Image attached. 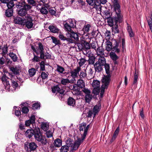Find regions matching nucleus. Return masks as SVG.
Listing matches in <instances>:
<instances>
[{
    "label": "nucleus",
    "mask_w": 152,
    "mask_h": 152,
    "mask_svg": "<svg viewBox=\"0 0 152 152\" xmlns=\"http://www.w3.org/2000/svg\"><path fill=\"white\" fill-rule=\"evenodd\" d=\"M58 37L61 40H66L68 44L73 43L75 41H79V36L77 33L75 32L74 31L70 33L67 32L66 34V36L60 33Z\"/></svg>",
    "instance_id": "f257e3e1"
},
{
    "label": "nucleus",
    "mask_w": 152,
    "mask_h": 152,
    "mask_svg": "<svg viewBox=\"0 0 152 152\" xmlns=\"http://www.w3.org/2000/svg\"><path fill=\"white\" fill-rule=\"evenodd\" d=\"M103 17L104 19H122L123 16L121 13H118L117 11L114 10L112 13H110L109 10L106 9L103 11Z\"/></svg>",
    "instance_id": "f03ea898"
},
{
    "label": "nucleus",
    "mask_w": 152,
    "mask_h": 152,
    "mask_svg": "<svg viewBox=\"0 0 152 152\" xmlns=\"http://www.w3.org/2000/svg\"><path fill=\"white\" fill-rule=\"evenodd\" d=\"M52 90L53 93H56V95L60 100H62L66 94L65 90L62 88H61L58 85L54 86L52 88Z\"/></svg>",
    "instance_id": "7ed1b4c3"
},
{
    "label": "nucleus",
    "mask_w": 152,
    "mask_h": 152,
    "mask_svg": "<svg viewBox=\"0 0 152 152\" xmlns=\"http://www.w3.org/2000/svg\"><path fill=\"white\" fill-rule=\"evenodd\" d=\"M104 57L100 56L97 61H96L94 66L95 71L98 73H100L103 70V66L105 63Z\"/></svg>",
    "instance_id": "20e7f679"
},
{
    "label": "nucleus",
    "mask_w": 152,
    "mask_h": 152,
    "mask_svg": "<svg viewBox=\"0 0 152 152\" xmlns=\"http://www.w3.org/2000/svg\"><path fill=\"white\" fill-rule=\"evenodd\" d=\"M33 50L35 52L36 54L38 55L40 54V58L41 59L44 58V47L42 43L39 42L38 43V48L36 50L33 46L31 47Z\"/></svg>",
    "instance_id": "39448f33"
},
{
    "label": "nucleus",
    "mask_w": 152,
    "mask_h": 152,
    "mask_svg": "<svg viewBox=\"0 0 152 152\" xmlns=\"http://www.w3.org/2000/svg\"><path fill=\"white\" fill-rule=\"evenodd\" d=\"M111 42L113 48V51L116 52L117 54L119 53L121 51V45H119L120 41L113 39Z\"/></svg>",
    "instance_id": "423d86ee"
},
{
    "label": "nucleus",
    "mask_w": 152,
    "mask_h": 152,
    "mask_svg": "<svg viewBox=\"0 0 152 152\" xmlns=\"http://www.w3.org/2000/svg\"><path fill=\"white\" fill-rule=\"evenodd\" d=\"M24 147L27 152H31L36 149L37 145V144L34 142H26L24 144Z\"/></svg>",
    "instance_id": "0eeeda50"
},
{
    "label": "nucleus",
    "mask_w": 152,
    "mask_h": 152,
    "mask_svg": "<svg viewBox=\"0 0 152 152\" xmlns=\"http://www.w3.org/2000/svg\"><path fill=\"white\" fill-rule=\"evenodd\" d=\"M111 75L110 74L104 75L102 79V82L103 84L102 86L104 88H107L110 81Z\"/></svg>",
    "instance_id": "6e6552de"
},
{
    "label": "nucleus",
    "mask_w": 152,
    "mask_h": 152,
    "mask_svg": "<svg viewBox=\"0 0 152 152\" xmlns=\"http://www.w3.org/2000/svg\"><path fill=\"white\" fill-rule=\"evenodd\" d=\"M34 135L35 139L37 141L43 137L41 132L40 129L38 127H36L35 128Z\"/></svg>",
    "instance_id": "1a4fd4ad"
},
{
    "label": "nucleus",
    "mask_w": 152,
    "mask_h": 152,
    "mask_svg": "<svg viewBox=\"0 0 152 152\" xmlns=\"http://www.w3.org/2000/svg\"><path fill=\"white\" fill-rule=\"evenodd\" d=\"M84 139L85 138L82 137L81 138H78L75 142L74 141L73 146L72 147L73 149L75 151L78 149V147L83 142Z\"/></svg>",
    "instance_id": "9d476101"
},
{
    "label": "nucleus",
    "mask_w": 152,
    "mask_h": 152,
    "mask_svg": "<svg viewBox=\"0 0 152 152\" xmlns=\"http://www.w3.org/2000/svg\"><path fill=\"white\" fill-rule=\"evenodd\" d=\"M116 52L114 51H111L110 53V56L111 58L113 61L114 65H118V62L117 60L119 57L116 54Z\"/></svg>",
    "instance_id": "9b49d317"
},
{
    "label": "nucleus",
    "mask_w": 152,
    "mask_h": 152,
    "mask_svg": "<svg viewBox=\"0 0 152 152\" xmlns=\"http://www.w3.org/2000/svg\"><path fill=\"white\" fill-rule=\"evenodd\" d=\"M17 8L19 9L25 8L28 9V8H31L32 7L30 5L26 4L24 1L19 2L16 4Z\"/></svg>",
    "instance_id": "f8f14e48"
},
{
    "label": "nucleus",
    "mask_w": 152,
    "mask_h": 152,
    "mask_svg": "<svg viewBox=\"0 0 152 152\" xmlns=\"http://www.w3.org/2000/svg\"><path fill=\"white\" fill-rule=\"evenodd\" d=\"M101 108V99L96 104L94 107L93 110L94 111V116L98 113Z\"/></svg>",
    "instance_id": "ddd939ff"
},
{
    "label": "nucleus",
    "mask_w": 152,
    "mask_h": 152,
    "mask_svg": "<svg viewBox=\"0 0 152 152\" xmlns=\"http://www.w3.org/2000/svg\"><path fill=\"white\" fill-rule=\"evenodd\" d=\"M112 1L113 3V6L114 7V10L119 12L118 13H121L120 9V6L118 3V0H112Z\"/></svg>",
    "instance_id": "4468645a"
},
{
    "label": "nucleus",
    "mask_w": 152,
    "mask_h": 152,
    "mask_svg": "<svg viewBox=\"0 0 152 152\" xmlns=\"http://www.w3.org/2000/svg\"><path fill=\"white\" fill-rule=\"evenodd\" d=\"M81 70V68L79 66H77L76 69L70 72L71 74V76L74 78L77 77L78 75L79 74V72Z\"/></svg>",
    "instance_id": "2eb2a0df"
},
{
    "label": "nucleus",
    "mask_w": 152,
    "mask_h": 152,
    "mask_svg": "<svg viewBox=\"0 0 152 152\" xmlns=\"http://www.w3.org/2000/svg\"><path fill=\"white\" fill-rule=\"evenodd\" d=\"M34 131L35 128L34 129H28L25 132V135L26 137L30 138L34 135Z\"/></svg>",
    "instance_id": "dca6fc26"
},
{
    "label": "nucleus",
    "mask_w": 152,
    "mask_h": 152,
    "mask_svg": "<svg viewBox=\"0 0 152 152\" xmlns=\"http://www.w3.org/2000/svg\"><path fill=\"white\" fill-rule=\"evenodd\" d=\"M10 70L15 75H20V66H16L15 67H11Z\"/></svg>",
    "instance_id": "f3484780"
},
{
    "label": "nucleus",
    "mask_w": 152,
    "mask_h": 152,
    "mask_svg": "<svg viewBox=\"0 0 152 152\" xmlns=\"http://www.w3.org/2000/svg\"><path fill=\"white\" fill-rule=\"evenodd\" d=\"M31 8H28V9L25 8H20L18 10H17L18 13L19 15L21 17L25 16L27 13L26 11L30 10Z\"/></svg>",
    "instance_id": "a211bd4d"
},
{
    "label": "nucleus",
    "mask_w": 152,
    "mask_h": 152,
    "mask_svg": "<svg viewBox=\"0 0 152 152\" xmlns=\"http://www.w3.org/2000/svg\"><path fill=\"white\" fill-rule=\"evenodd\" d=\"M67 104L70 106L74 107L75 106L76 101L71 97H69L67 100Z\"/></svg>",
    "instance_id": "6ab92c4d"
},
{
    "label": "nucleus",
    "mask_w": 152,
    "mask_h": 152,
    "mask_svg": "<svg viewBox=\"0 0 152 152\" xmlns=\"http://www.w3.org/2000/svg\"><path fill=\"white\" fill-rule=\"evenodd\" d=\"M88 56L89 58L88 60L89 64L94 65L95 64L96 57L94 56L93 54H92L91 55L90 54H88Z\"/></svg>",
    "instance_id": "aec40b11"
},
{
    "label": "nucleus",
    "mask_w": 152,
    "mask_h": 152,
    "mask_svg": "<svg viewBox=\"0 0 152 152\" xmlns=\"http://www.w3.org/2000/svg\"><path fill=\"white\" fill-rule=\"evenodd\" d=\"M120 131V128L118 126L115 129L110 141L111 143L112 142L116 139Z\"/></svg>",
    "instance_id": "412c9836"
},
{
    "label": "nucleus",
    "mask_w": 152,
    "mask_h": 152,
    "mask_svg": "<svg viewBox=\"0 0 152 152\" xmlns=\"http://www.w3.org/2000/svg\"><path fill=\"white\" fill-rule=\"evenodd\" d=\"M64 26L65 29L67 31V32H72L73 31H72L71 28H73V25L72 24L69 25L67 22H66L64 24Z\"/></svg>",
    "instance_id": "4be33fe9"
},
{
    "label": "nucleus",
    "mask_w": 152,
    "mask_h": 152,
    "mask_svg": "<svg viewBox=\"0 0 152 152\" xmlns=\"http://www.w3.org/2000/svg\"><path fill=\"white\" fill-rule=\"evenodd\" d=\"M118 20H107V22L108 25L113 27L118 23Z\"/></svg>",
    "instance_id": "5701e85b"
},
{
    "label": "nucleus",
    "mask_w": 152,
    "mask_h": 152,
    "mask_svg": "<svg viewBox=\"0 0 152 152\" xmlns=\"http://www.w3.org/2000/svg\"><path fill=\"white\" fill-rule=\"evenodd\" d=\"M33 20H27L26 21H24V25H25L26 27L28 28L29 29L32 28L33 25V23L32 22Z\"/></svg>",
    "instance_id": "b1692460"
},
{
    "label": "nucleus",
    "mask_w": 152,
    "mask_h": 152,
    "mask_svg": "<svg viewBox=\"0 0 152 152\" xmlns=\"http://www.w3.org/2000/svg\"><path fill=\"white\" fill-rule=\"evenodd\" d=\"M138 72L137 70L135 69V70L134 76V80L133 83L132 85H134L136 86L137 83V79L138 78Z\"/></svg>",
    "instance_id": "393cba45"
},
{
    "label": "nucleus",
    "mask_w": 152,
    "mask_h": 152,
    "mask_svg": "<svg viewBox=\"0 0 152 152\" xmlns=\"http://www.w3.org/2000/svg\"><path fill=\"white\" fill-rule=\"evenodd\" d=\"M104 61H105V63L104 64L103 66H104V68L105 70V72L107 74H110V65L109 64L106 63V61L105 58H104Z\"/></svg>",
    "instance_id": "a878e982"
},
{
    "label": "nucleus",
    "mask_w": 152,
    "mask_h": 152,
    "mask_svg": "<svg viewBox=\"0 0 152 152\" xmlns=\"http://www.w3.org/2000/svg\"><path fill=\"white\" fill-rule=\"evenodd\" d=\"M62 141L59 138L56 139L53 142L54 146L56 147H59L62 145Z\"/></svg>",
    "instance_id": "bb28decb"
},
{
    "label": "nucleus",
    "mask_w": 152,
    "mask_h": 152,
    "mask_svg": "<svg viewBox=\"0 0 152 152\" xmlns=\"http://www.w3.org/2000/svg\"><path fill=\"white\" fill-rule=\"evenodd\" d=\"M96 53L98 55H104V50L102 46H98V47L96 49Z\"/></svg>",
    "instance_id": "cd10ccee"
},
{
    "label": "nucleus",
    "mask_w": 152,
    "mask_h": 152,
    "mask_svg": "<svg viewBox=\"0 0 152 152\" xmlns=\"http://www.w3.org/2000/svg\"><path fill=\"white\" fill-rule=\"evenodd\" d=\"M106 50L107 51H110L112 50L113 51V47L112 45L111 42L110 40H107L106 42Z\"/></svg>",
    "instance_id": "c85d7f7f"
},
{
    "label": "nucleus",
    "mask_w": 152,
    "mask_h": 152,
    "mask_svg": "<svg viewBox=\"0 0 152 152\" xmlns=\"http://www.w3.org/2000/svg\"><path fill=\"white\" fill-rule=\"evenodd\" d=\"M77 86L79 88H84L85 87V83L82 80H79L77 83Z\"/></svg>",
    "instance_id": "c756f323"
},
{
    "label": "nucleus",
    "mask_w": 152,
    "mask_h": 152,
    "mask_svg": "<svg viewBox=\"0 0 152 152\" xmlns=\"http://www.w3.org/2000/svg\"><path fill=\"white\" fill-rule=\"evenodd\" d=\"M74 143L73 140L70 138H68L66 141V145L69 147H72Z\"/></svg>",
    "instance_id": "7c9ffc66"
},
{
    "label": "nucleus",
    "mask_w": 152,
    "mask_h": 152,
    "mask_svg": "<svg viewBox=\"0 0 152 152\" xmlns=\"http://www.w3.org/2000/svg\"><path fill=\"white\" fill-rule=\"evenodd\" d=\"M48 28L51 32L54 33H58L59 31L58 28L53 26H49Z\"/></svg>",
    "instance_id": "2f4dec72"
},
{
    "label": "nucleus",
    "mask_w": 152,
    "mask_h": 152,
    "mask_svg": "<svg viewBox=\"0 0 152 152\" xmlns=\"http://www.w3.org/2000/svg\"><path fill=\"white\" fill-rule=\"evenodd\" d=\"M100 82L99 81L95 80L93 81L92 86L94 88H100Z\"/></svg>",
    "instance_id": "473e14b6"
},
{
    "label": "nucleus",
    "mask_w": 152,
    "mask_h": 152,
    "mask_svg": "<svg viewBox=\"0 0 152 152\" xmlns=\"http://www.w3.org/2000/svg\"><path fill=\"white\" fill-rule=\"evenodd\" d=\"M82 44L83 45L84 49L88 50L91 49L90 45L88 42L86 41H83L82 42Z\"/></svg>",
    "instance_id": "72a5a7b5"
},
{
    "label": "nucleus",
    "mask_w": 152,
    "mask_h": 152,
    "mask_svg": "<svg viewBox=\"0 0 152 152\" xmlns=\"http://www.w3.org/2000/svg\"><path fill=\"white\" fill-rule=\"evenodd\" d=\"M26 20H14V23L19 25L24 26V21Z\"/></svg>",
    "instance_id": "f704fd0d"
},
{
    "label": "nucleus",
    "mask_w": 152,
    "mask_h": 152,
    "mask_svg": "<svg viewBox=\"0 0 152 152\" xmlns=\"http://www.w3.org/2000/svg\"><path fill=\"white\" fill-rule=\"evenodd\" d=\"M9 56L14 62L17 61L18 60V57L13 52H10L9 54Z\"/></svg>",
    "instance_id": "c9c22d12"
},
{
    "label": "nucleus",
    "mask_w": 152,
    "mask_h": 152,
    "mask_svg": "<svg viewBox=\"0 0 152 152\" xmlns=\"http://www.w3.org/2000/svg\"><path fill=\"white\" fill-rule=\"evenodd\" d=\"M92 95L91 94L86 95L85 97V102L88 103H89L92 99Z\"/></svg>",
    "instance_id": "e433bc0d"
},
{
    "label": "nucleus",
    "mask_w": 152,
    "mask_h": 152,
    "mask_svg": "<svg viewBox=\"0 0 152 152\" xmlns=\"http://www.w3.org/2000/svg\"><path fill=\"white\" fill-rule=\"evenodd\" d=\"M14 0H11L10 1H8L7 3V6L8 7L7 9L13 10L12 8L14 6Z\"/></svg>",
    "instance_id": "4c0bfd02"
},
{
    "label": "nucleus",
    "mask_w": 152,
    "mask_h": 152,
    "mask_svg": "<svg viewBox=\"0 0 152 152\" xmlns=\"http://www.w3.org/2000/svg\"><path fill=\"white\" fill-rule=\"evenodd\" d=\"M53 43H54L56 45H60L61 44L60 41L56 37L52 36L51 37Z\"/></svg>",
    "instance_id": "58836bf2"
},
{
    "label": "nucleus",
    "mask_w": 152,
    "mask_h": 152,
    "mask_svg": "<svg viewBox=\"0 0 152 152\" xmlns=\"http://www.w3.org/2000/svg\"><path fill=\"white\" fill-rule=\"evenodd\" d=\"M48 12L52 15H54L57 17H58L59 16V15L57 13L56 11L53 10L52 8H50Z\"/></svg>",
    "instance_id": "ea45409f"
},
{
    "label": "nucleus",
    "mask_w": 152,
    "mask_h": 152,
    "mask_svg": "<svg viewBox=\"0 0 152 152\" xmlns=\"http://www.w3.org/2000/svg\"><path fill=\"white\" fill-rule=\"evenodd\" d=\"M100 3L99 2V1L96 3L94 5V7L97 10L100 11V12H102V6Z\"/></svg>",
    "instance_id": "a19ab883"
},
{
    "label": "nucleus",
    "mask_w": 152,
    "mask_h": 152,
    "mask_svg": "<svg viewBox=\"0 0 152 152\" xmlns=\"http://www.w3.org/2000/svg\"><path fill=\"white\" fill-rule=\"evenodd\" d=\"M69 150V147L68 145H66L62 146L60 149V152H67Z\"/></svg>",
    "instance_id": "79ce46f5"
},
{
    "label": "nucleus",
    "mask_w": 152,
    "mask_h": 152,
    "mask_svg": "<svg viewBox=\"0 0 152 152\" xmlns=\"http://www.w3.org/2000/svg\"><path fill=\"white\" fill-rule=\"evenodd\" d=\"M13 10L7 9L6 10L5 15L6 16L9 17L12 15Z\"/></svg>",
    "instance_id": "37998d69"
},
{
    "label": "nucleus",
    "mask_w": 152,
    "mask_h": 152,
    "mask_svg": "<svg viewBox=\"0 0 152 152\" xmlns=\"http://www.w3.org/2000/svg\"><path fill=\"white\" fill-rule=\"evenodd\" d=\"M11 80L12 83L11 85L15 89L18 87V84L17 81L15 80L14 79H11Z\"/></svg>",
    "instance_id": "c03bdc74"
},
{
    "label": "nucleus",
    "mask_w": 152,
    "mask_h": 152,
    "mask_svg": "<svg viewBox=\"0 0 152 152\" xmlns=\"http://www.w3.org/2000/svg\"><path fill=\"white\" fill-rule=\"evenodd\" d=\"M38 142H39L42 145H46L48 143L47 139L44 137L41 138Z\"/></svg>",
    "instance_id": "a18cd8bd"
},
{
    "label": "nucleus",
    "mask_w": 152,
    "mask_h": 152,
    "mask_svg": "<svg viewBox=\"0 0 152 152\" xmlns=\"http://www.w3.org/2000/svg\"><path fill=\"white\" fill-rule=\"evenodd\" d=\"M56 70L58 72L61 74H63V72L65 71V69L63 67L59 65H57Z\"/></svg>",
    "instance_id": "49530a36"
},
{
    "label": "nucleus",
    "mask_w": 152,
    "mask_h": 152,
    "mask_svg": "<svg viewBox=\"0 0 152 152\" xmlns=\"http://www.w3.org/2000/svg\"><path fill=\"white\" fill-rule=\"evenodd\" d=\"M41 126L42 129L44 131H46L48 129V128L49 126L46 123L44 122H42L41 124Z\"/></svg>",
    "instance_id": "de8ad7c7"
},
{
    "label": "nucleus",
    "mask_w": 152,
    "mask_h": 152,
    "mask_svg": "<svg viewBox=\"0 0 152 152\" xmlns=\"http://www.w3.org/2000/svg\"><path fill=\"white\" fill-rule=\"evenodd\" d=\"M89 127L90 125L89 124L87 125L86 126L85 129H84V132L83 134H81V136L85 139L86 136L88 132V131L89 128Z\"/></svg>",
    "instance_id": "09e8293b"
},
{
    "label": "nucleus",
    "mask_w": 152,
    "mask_h": 152,
    "mask_svg": "<svg viewBox=\"0 0 152 152\" xmlns=\"http://www.w3.org/2000/svg\"><path fill=\"white\" fill-rule=\"evenodd\" d=\"M22 113L24 114H27L28 113L29 109L28 107L24 106L22 107L21 110Z\"/></svg>",
    "instance_id": "8fccbe9b"
},
{
    "label": "nucleus",
    "mask_w": 152,
    "mask_h": 152,
    "mask_svg": "<svg viewBox=\"0 0 152 152\" xmlns=\"http://www.w3.org/2000/svg\"><path fill=\"white\" fill-rule=\"evenodd\" d=\"M29 76L31 77L34 76L36 73V70L34 68H31L28 70Z\"/></svg>",
    "instance_id": "3c124183"
},
{
    "label": "nucleus",
    "mask_w": 152,
    "mask_h": 152,
    "mask_svg": "<svg viewBox=\"0 0 152 152\" xmlns=\"http://www.w3.org/2000/svg\"><path fill=\"white\" fill-rule=\"evenodd\" d=\"M40 66V70L41 71H43L45 70V62L44 61H42L41 62L39 63Z\"/></svg>",
    "instance_id": "603ef678"
},
{
    "label": "nucleus",
    "mask_w": 152,
    "mask_h": 152,
    "mask_svg": "<svg viewBox=\"0 0 152 152\" xmlns=\"http://www.w3.org/2000/svg\"><path fill=\"white\" fill-rule=\"evenodd\" d=\"M70 83V80L68 79L62 78L61 80V83L64 85H66Z\"/></svg>",
    "instance_id": "864d4df0"
},
{
    "label": "nucleus",
    "mask_w": 152,
    "mask_h": 152,
    "mask_svg": "<svg viewBox=\"0 0 152 152\" xmlns=\"http://www.w3.org/2000/svg\"><path fill=\"white\" fill-rule=\"evenodd\" d=\"M8 47L7 46V44L4 45L2 48V53L6 54L8 52Z\"/></svg>",
    "instance_id": "5fc2aeb1"
},
{
    "label": "nucleus",
    "mask_w": 152,
    "mask_h": 152,
    "mask_svg": "<svg viewBox=\"0 0 152 152\" xmlns=\"http://www.w3.org/2000/svg\"><path fill=\"white\" fill-rule=\"evenodd\" d=\"M48 75H49V74L48 72H42L41 73V76L42 79V80H44L48 78Z\"/></svg>",
    "instance_id": "6e6d98bb"
},
{
    "label": "nucleus",
    "mask_w": 152,
    "mask_h": 152,
    "mask_svg": "<svg viewBox=\"0 0 152 152\" xmlns=\"http://www.w3.org/2000/svg\"><path fill=\"white\" fill-rule=\"evenodd\" d=\"M87 3L90 5L94 6L98 1L97 0H86Z\"/></svg>",
    "instance_id": "4d7b16f0"
},
{
    "label": "nucleus",
    "mask_w": 152,
    "mask_h": 152,
    "mask_svg": "<svg viewBox=\"0 0 152 152\" xmlns=\"http://www.w3.org/2000/svg\"><path fill=\"white\" fill-rule=\"evenodd\" d=\"M80 61L78 63L79 67H80L83 66L84 64L86 62V60L84 58H81L80 60Z\"/></svg>",
    "instance_id": "13d9d810"
},
{
    "label": "nucleus",
    "mask_w": 152,
    "mask_h": 152,
    "mask_svg": "<svg viewBox=\"0 0 152 152\" xmlns=\"http://www.w3.org/2000/svg\"><path fill=\"white\" fill-rule=\"evenodd\" d=\"M40 103L36 102L33 104L31 108L34 110L37 109L38 108H40Z\"/></svg>",
    "instance_id": "bf43d9fd"
},
{
    "label": "nucleus",
    "mask_w": 152,
    "mask_h": 152,
    "mask_svg": "<svg viewBox=\"0 0 152 152\" xmlns=\"http://www.w3.org/2000/svg\"><path fill=\"white\" fill-rule=\"evenodd\" d=\"M34 58L32 59L31 60L33 62H38L40 61L39 58L40 59V56L39 57L36 56L34 53Z\"/></svg>",
    "instance_id": "052dcab7"
},
{
    "label": "nucleus",
    "mask_w": 152,
    "mask_h": 152,
    "mask_svg": "<svg viewBox=\"0 0 152 152\" xmlns=\"http://www.w3.org/2000/svg\"><path fill=\"white\" fill-rule=\"evenodd\" d=\"M87 116L88 118H91L93 115L94 116V111L93 109L90 110L87 113Z\"/></svg>",
    "instance_id": "680f3d73"
},
{
    "label": "nucleus",
    "mask_w": 152,
    "mask_h": 152,
    "mask_svg": "<svg viewBox=\"0 0 152 152\" xmlns=\"http://www.w3.org/2000/svg\"><path fill=\"white\" fill-rule=\"evenodd\" d=\"M110 31L107 30L105 33V36L106 40H109L110 37Z\"/></svg>",
    "instance_id": "e2e57ef3"
},
{
    "label": "nucleus",
    "mask_w": 152,
    "mask_h": 152,
    "mask_svg": "<svg viewBox=\"0 0 152 152\" xmlns=\"http://www.w3.org/2000/svg\"><path fill=\"white\" fill-rule=\"evenodd\" d=\"M114 27H113V30L115 34L118 33L119 32V30L118 29V24H117L115 25Z\"/></svg>",
    "instance_id": "0e129e2a"
},
{
    "label": "nucleus",
    "mask_w": 152,
    "mask_h": 152,
    "mask_svg": "<svg viewBox=\"0 0 152 152\" xmlns=\"http://www.w3.org/2000/svg\"><path fill=\"white\" fill-rule=\"evenodd\" d=\"M44 58L42 59V60H44L46 59H50L51 57V55L47 52H46L45 54V52H44Z\"/></svg>",
    "instance_id": "69168bd1"
},
{
    "label": "nucleus",
    "mask_w": 152,
    "mask_h": 152,
    "mask_svg": "<svg viewBox=\"0 0 152 152\" xmlns=\"http://www.w3.org/2000/svg\"><path fill=\"white\" fill-rule=\"evenodd\" d=\"M40 12L43 14L46 15L48 13V11L45 7H42L40 9Z\"/></svg>",
    "instance_id": "338daca9"
},
{
    "label": "nucleus",
    "mask_w": 152,
    "mask_h": 152,
    "mask_svg": "<svg viewBox=\"0 0 152 152\" xmlns=\"http://www.w3.org/2000/svg\"><path fill=\"white\" fill-rule=\"evenodd\" d=\"M90 27L91 26L89 24L85 25L83 28L84 31L86 32H88Z\"/></svg>",
    "instance_id": "774afa93"
}]
</instances>
